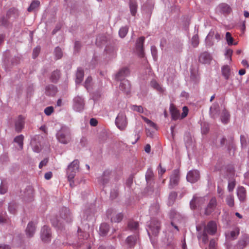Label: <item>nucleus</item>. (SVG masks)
I'll return each mask as SVG.
<instances>
[{
    "label": "nucleus",
    "mask_w": 249,
    "mask_h": 249,
    "mask_svg": "<svg viewBox=\"0 0 249 249\" xmlns=\"http://www.w3.org/2000/svg\"><path fill=\"white\" fill-rule=\"evenodd\" d=\"M57 141L61 143L67 144L71 140V133L70 129L66 127H62L56 134Z\"/></svg>",
    "instance_id": "nucleus-1"
},
{
    "label": "nucleus",
    "mask_w": 249,
    "mask_h": 249,
    "mask_svg": "<svg viewBox=\"0 0 249 249\" xmlns=\"http://www.w3.org/2000/svg\"><path fill=\"white\" fill-rule=\"evenodd\" d=\"M160 230V222L157 220H151L147 230L148 234L153 246L156 244L157 240L153 239V237H156Z\"/></svg>",
    "instance_id": "nucleus-2"
},
{
    "label": "nucleus",
    "mask_w": 249,
    "mask_h": 249,
    "mask_svg": "<svg viewBox=\"0 0 249 249\" xmlns=\"http://www.w3.org/2000/svg\"><path fill=\"white\" fill-rule=\"evenodd\" d=\"M79 167V161L77 160H74L68 167L67 175L68 179L70 182V185L72 186L73 183V178L75 173L78 171Z\"/></svg>",
    "instance_id": "nucleus-3"
},
{
    "label": "nucleus",
    "mask_w": 249,
    "mask_h": 249,
    "mask_svg": "<svg viewBox=\"0 0 249 249\" xmlns=\"http://www.w3.org/2000/svg\"><path fill=\"white\" fill-rule=\"evenodd\" d=\"M221 39L220 35L215 29H211L207 36L205 41L207 46H212L216 41L218 42Z\"/></svg>",
    "instance_id": "nucleus-4"
},
{
    "label": "nucleus",
    "mask_w": 249,
    "mask_h": 249,
    "mask_svg": "<svg viewBox=\"0 0 249 249\" xmlns=\"http://www.w3.org/2000/svg\"><path fill=\"white\" fill-rule=\"evenodd\" d=\"M115 124L117 127L121 130L125 129L127 125V121L124 112H120L117 116Z\"/></svg>",
    "instance_id": "nucleus-5"
},
{
    "label": "nucleus",
    "mask_w": 249,
    "mask_h": 249,
    "mask_svg": "<svg viewBox=\"0 0 249 249\" xmlns=\"http://www.w3.org/2000/svg\"><path fill=\"white\" fill-rule=\"evenodd\" d=\"M108 218H110L112 222L118 223L122 221L124 215L122 213H117L112 209H109L107 212Z\"/></svg>",
    "instance_id": "nucleus-6"
},
{
    "label": "nucleus",
    "mask_w": 249,
    "mask_h": 249,
    "mask_svg": "<svg viewBox=\"0 0 249 249\" xmlns=\"http://www.w3.org/2000/svg\"><path fill=\"white\" fill-rule=\"evenodd\" d=\"M41 239L44 243L49 242L51 239V229L46 226H43L41 230Z\"/></svg>",
    "instance_id": "nucleus-7"
},
{
    "label": "nucleus",
    "mask_w": 249,
    "mask_h": 249,
    "mask_svg": "<svg viewBox=\"0 0 249 249\" xmlns=\"http://www.w3.org/2000/svg\"><path fill=\"white\" fill-rule=\"evenodd\" d=\"M217 206V200L215 197H213L208 203L205 209V214L210 215L215 209Z\"/></svg>",
    "instance_id": "nucleus-8"
},
{
    "label": "nucleus",
    "mask_w": 249,
    "mask_h": 249,
    "mask_svg": "<svg viewBox=\"0 0 249 249\" xmlns=\"http://www.w3.org/2000/svg\"><path fill=\"white\" fill-rule=\"evenodd\" d=\"M187 180L191 183L196 182L200 178V175L198 171L193 170L190 171L187 175Z\"/></svg>",
    "instance_id": "nucleus-9"
},
{
    "label": "nucleus",
    "mask_w": 249,
    "mask_h": 249,
    "mask_svg": "<svg viewBox=\"0 0 249 249\" xmlns=\"http://www.w3.org/2000/svg\"><path fill=\"white\" fill-rule=\"evenodd\" d=\"M217 231V225L213 221L209 222L205 227L204 231L211 235H214Z\"/></svg>",
    "instance_id": "nucleus-10"
},
{
    "label": "nucleus",
    "mask_w": 249,
    "mask_h": 249,
    "mask_svg": "<svg viewBox=\"0 0 249 249\" xmlns=\"http://www.w3.org/2000/svg\"><path fill=\"white\" fill-rule=\"evenodd\" d=\"M129 74V69L126 68H123L119 70V71L116 74V79L122 81L125 80L124 78L128 76Z\"/></svg>",
    "instance_id": "nucleus-11"
},
{
    "label": "nucleus",
    "mask_w": 249,
    "mask_h": 249,
    "mask_svg": "<svg viewBox=\"0 0 249 249\" xmlns=\"http://www.w3.org/2000/svg\"><path fill=\"white\" fill-rule=\"evenodd\" d=\"M144 41V37H140L139 38L136 42V50L138 53L139 56L142 57L144 56L143 44Z\"/></svg>",
    "instance_id": "nucleus-12"
},
{
    "label": "nucleus",
    "mask_w": 249,
    "mask_h": 249,
    "mask_svg": "<svg viewBox=\"0 0 249 249\" xmlns=\"http://www.w3.org/2000/svg\"><path fill=\"white\" fill-rule=\"evenodd\" d=\"M120 89L126 94H128L130 92L131 86L128 80H124L121 81L120 86Z\"/></svg>",
    "instance_id": "nucleus-13"
},
{
    "label": "nucleus",
    "mask_w": 249,
    "mask_h": 249,
    "mask_svg": "<svg viewBox=\"0 0 249 249\" xmlns=\"http://www.w3.org/2000/svg\"><path fill=\"white\" fill-rule=\"evenodd\" d=\"M74 107L77 111H81L84 109V102L83 99L80 97H76L74 99Z\"/></svg>",
    "instance_id": "nucleus-14"
},
{
    "label": "nucleus",
    "mask_w": 249,
    "mask_h": 249,
    "mask_svg": "<svg viewBox=\"0 0 249 249\" xmlns=\"http://www.w3.org/2000/svg\"><path fill=\"white\" fill-rule=\"evenodd\" d=\"M25 118L21 115L18 116L15 122V129L18 132H20L24 127Z\"/></svg>",
    "instance_id": "nucleus-15"
},
{
    "label": "nucleus",
    "mask_w": 249,
    "mask_h": 249,
    "mask_svg": "<svg viewBox=\"0 0 249 249\" xmlns=\"http://www.w3.org/2000/svg\"><path fill=\"white\" fill-rule=\"evenodd\" d=\"M36 229V224L33 222H29L25 231L27 236L32 237L35 232Z\"/></svg>",
    "instance_id": "nucleus-16"
},
{
    "label": "nucleus",
    "mask_w": 249,
    "mask_h": 249,
    "mask_svg": "<svg viewBox=\"0 0 249 249\" xmlns=\"http://www.w3.org/2000/svg\"><path fill=\"white\" fill-rule=\"evenodd\" d=\"M60 215L62 218L68 222L70 221L71 219L70 210L66 207H63L61 209L60 212Z\"/></svg>",
    "instance_id": "nucleus-17"
},
{
    "label": "nucleus",
    "mask_w": 249,
    "mask_h": 249,
    "mask_svg": "<svg viewBox=\"0 0 249 249\" xmlns=\"http://www.w3.org/2000/svg\"><path fill=\"white\" fill-rule=\"evenodd\" d=\"M211 60L210 54L206 52L202 53L199 57V61L203 64H209Z\"/></svg>",
    "instance_id": "nucleus-18"
},
{
    "label": "nucleus",
    "mask_w": 249,
    "mask_h": 249,
    "mask_svg": "<svg viewBox=\"0 0 249 249\" xmlns=\"http://www.w3.org/2000/svg\"><path fill=\"white\" fill-rule=\"evenodd\" d=\"M249 242V237L247 235H244L238 241L236 247L237 249H243Z\"/></svg>",
    "instance_id": "nucleus-19"
},
{
    "label": "nucleus",
    "mask_w": 249,
    "mask_h": 249,
    "mask_svg": "<svg viewBox=\"0 0 249 249\" xmlns=\"http://www.w3.org/2000/svg\"><path fill=\"white\" fill-rule=\"evenodd\" d=\"M237 196L240 201H245L246 199V190L244 187L241 186L238 188Z\"/></svg>",
    "instance_id": "nucleus-20"
},
{
    "label": "nucleus",
    "mask_w": 249,
    "mask_h": 249,
    "mask_svg": "<svg viewBox=\"0 0 249 249\" xmlns=\"http://www.w3.org/2000/svg\"><path fill=\"white\" fill-rule=\"evenodd\" d=\"M220 12L224 14H229L232 11V9L228 4L223 3L219 5Z\"/></svg>",
    "instance_id": "nucleus-21"
},
{
    "label": "nucleus",
    "mask_w": 249,
    "mask_h": 249,
    "mask_svg": "<svg viewBox=\"0 0 249 249\" xmlns=\"http://www.w3.org/2000/svg\"><path fill=\"white\" fill-rule=\"evenodd\" d=\"M57 91V88L53 85H50L46 87V94L53 96Z\"/></svg>",
    "instance_id": "nucleus-22"
},
{
    "label": "nucleus",
    "mask_w": 249,
    "mask_h": 249,
    "mask_svg": "<svg viewBox=\"0 0 249 249\" xmlns=\"http://www.w3.org/2000/svg\"><path fill=\"white\" fill-rule=\"evenodd\" d=\"M137 4L136 0H129V8L131 14L132 16H135L137 10Z\"/></svg>",
    "instance_id": "nucleus-23"
},
{
    "label": "nucleus",
    "mask_w": 249,
    "mask_h": 249,
    "mask_svg": "<svg viewBox=\"0 0 249 249\" xmlns=\"http://www.w3.org/2000/svg\"><path fill=\"white\" fill-rule=\"evenodd\" d=\"M205 199L203 197H194L193 199L190 202V207L192 209H195L196 208V204L199 202L204 203Z\"/></svg>",
    "instance_id": "nucleus-24"
},
{
    "label": "nucleus",
    "mask_w": 249,
    "mask_h": 249,
    "mask_svg": "<svg viewBox=\"0 0 249 249\" xmlns=\"http://www.w3.org/2000/svg\"><path fill=\"white\" fill-rule=\"evenodd\" d=\"M170 110L172 119L174 120L178 119L180 115L179 111L173 106L170 107Z\"/></svg>",
    "instance_id": "nucleus-25"
},
{
    "label": "nucleus",
    "mask_w": 249,
    "mask_h": 249,
    "mask_svg": "<svg viewBox=\"0 0 249 249\" xmlns=\"http://www.w3.org/2000/svg\"><path fill=\"white\" fill-rule=\"evenodd\" d=\"M179 181V176L178 174H174L171 176L170 180V185L172 187L177 185Z\"/></svg>",
    "instance_id": "nucleus-26"
},
{
    "label": "nucleus",
    "mask_w": 249,
    "mask_h": 249,
    "mask_svg": "<svg viewBox=\"0 0 249 249\" xmlns=\"http://www.w3.org/2000/svg\"><path fill=\"white\" fill-rule=\"evenodd\" d=\"M230 118V114L226 110H224L222 112L221 120L223 123L227 124Z\"/></svg>",
    "instance_id": "nucleus-27"
},
{
    "label": "nucleus",
    "mask_w": 249,
    "mask_h": 249,
    "mask_svg": "<svg viewBox=\"0 0 249 249\" xmlns=\"http://www.w3.org/2000/svg\"><path fill=\"white\" fill-rule=\"evenodd\" d=\"M222 73L226 80L228 79L230 75V68L229 66L227 65L223 66L222 68Z\"/></svg>",
    "instance_id": "nucleus-28"
},
{
    "label": "nucleus",
    "mask_w": 249,
    "mask_h": 249,
    "mask_svg": "<svg viewBox=\"0 0 249 249\" xmlns=\"http://www.w3.org/2000/svg\"><path fill=\"white\" fill-rule=\"evenodd\" d=\"M76 78L75 82L76 83H80L83 80L84 77V71L81 69H78L76 72Z\"/></svg>",
    "instance_id": "nucleus-29"
},
{
    "label": "nucleus",
    "mask_w": 249,
    "mask_h": 249,
    "mask_svg": "<svg viewBox=\"0 0 249 249\" xmlns=\"http://www.w3.org/2000/svg\"><path fill=\"white\" fill-rule=\"evenodd\" d=\"M137 237L136 236L131 235L128 236L126 239V242L130 247H133L136 242Z\"/></svg>",
    "instance_id": "nucleus-30"
},
{
    "label": "nucleus",
    "mask_w": 249,
    "mask_h": 249,
    "mask_svg": "<svg viewBox=\"0 0 249 249\" xmlns=\"http://www.w3.org/2000/svg\"><path fill=\"white\" fill-rule=\"evenodd\" d=\"M24 136L23 135H20L16 137L14 139V142L18 143L20 148L22 149L23 146Z\"/></svg>",
    "instance_id": "nucleus-31"
},
{
    "label": "nucleus",
    "mask_w": 249,
    "mask_h": 249,
    "mask_svg": "<svg viewBox=\"0 0 249 249\" xmlns=\"http://www.w3.org/2000/svg\"><path fill=\"white\" fill-rule=\"evenodd\" d=\"M109 231V225L106 223H102L100 227V231L103 235H105Z\"/></svg>",
    "instance_id": "nucleus-32"
},
{
    "label": "nucleus",
    "mask_w": 249,
    "mask_h": 249,
    "mask_svg": "<svg viewBox=\"0 0 249 249\" xmlns=\"http://www.w3.org/2000/svg\"><path fill=\"white\" fill-rule=\"evenodd\" d=\"M60 77L59 71L56 70L53 71L51 76V80L53 82H56Z\"/></svg>",
    "instance_id": "nucleus-33"
},
{
    "label": "nucleus",
    "mask_w": 249,
    "mask_h": 249,
    "mask_svg": "<svg viewBox=\"0 0 249 249\" xmlns=\"http://www.w3.org/2000/svg\"><path fill=\"white\" fill-rule=\"evenodd\" d=\"M226 201L229 206L231 207H233L234 205L233 196L232 195L227 196L226 198Z\"/></svg>",
    "instance_id": "nucleus-34"
},
{
    "label": "nucleus",
    "mask_w": 249,
    "mask_h": 249,
    "mask_svg": "<svg viewBox=\"0 0 249 249\" xmlns=\"http://www.w3.org/2000/svg\"><path fill=\"white\" fill-rule=\"evenodd\" d=\"M40 4V2L38 0H34L30 4V6L28 8L29 12H32L37 8Z\"/></svg>",
    "instance_id": "nucleus-35"
},
{
    "label": "nucleus",
    "mask_w": 249,
    "mask_h": 249,
    "mask_svg": "<svg viewBox=\"0 0 249 249\" xmlns=\"http://www.w3.org/2000/svg\"><path fill=\"white\" fill-rule=\"evenodd\" d=\"M52 224L53 226L57 227L59 229L61 227V223L59 222L56 217H53L51 219Z\"/></svg>",
    "instance_id": "nucleus-36"
},
{
    "label": "nucleus",
    "mask_w": 249,
    "mask_h": 249,
    "mask_svg": "<svg viewBox=\"0 0 249 249\" xmlns=\"http://www.w3.org/2000/svg\"><path fill=\"white\" fill-rule=\"evenodd\" d=\"M151 86L154 88L155 89H157L158 91L160 92H163V89L161 88V87L157 82L155 80H152L151 82Z\"/></svg>",
    "instance_id": "nucleus-37"
},
{
    "label": "nucleus",
    "mask_w": 249,
    "mask_h": 249,
    "mask_svg": "<svg viewBox=\"0 0 249 249\" xmlns=\"http://www.w3.org/2000/svg\"><path fill=\"white\" fill-rule=\"evenodd\" d=\"M128 31V28L127 26L122 27L119 32V36L121 37L124 38L125 36Z\"/></svg>",
    "instance_id": "nucleus-38"
},
{
    "label": "nucleus",
    "mask_w": 249,
    "mask_h": 249,
    "mask_svg": "<svg viewBox=\"0 0 249 249\" xmlns=\"http://www.w3.org/2000/svg\"><path fill=\"white\" fill-rule=\"evenodd\" d=\"M139 223L137 222L130 221L128 224V227L131 230H136L138 229Z\"/></svg>",
    "instance_id": "nucleus-39"
},
{
    "label": "nucleus",
    "mask_w": 249,
    "mask_h": 249,
    "mask_svg": "<svg viewBox=\"0 0 249 249\" xmlns=\"http://www.w3.org/2000/svg\"><path fill=\"white\" fill-rule=\"evenodd\" d=\"M192 45L194 47H196L199 43V37L197 35H194L191 40Z\"/></svg>",
    "instance_id": "nucleus-40"
},
{
    "label": "nucleus",
    "mask_w": 249,
    "mask_h": 249,
    "mask_svg": "<svg viewBox=\"0 0 249 249\" xmlns=\"http://www.w3.org/2000/svg\"><path fill=\"white\" fill-rule=\"evenodd\" d=\"M177 196V193L175 192H172L170 193L169 196V201L170 204L174 203Z\"/></svg>",
    "instance_id": "nucleus-41"
},
{
    "label": "nucleus",
    "mask_w": 249,
    "mask_h": 249,
    "mask_svg": "<svg viewBox=\"0 0 249 249\" xmlns=\"http://www.w3.org/2000/svg\"><path fill=\"white\" fill-rule=\"evenodd\" d=\"M54 53L57 59L61 58L63 55L62 51L59 47H56L55 49Z\"/></svg>",
    "instance_id": "nucleus-42"
},
{
    "label": "nucleus",
    "mask_w": 249,
    "mask_h": 249,
    "mask_svg": "<svg viewBox=\"0 0 249 249\" xmlns=\"http://www.w3.org/2000/svg\"><path fill=\"white\" fill-rule=\"evenodd\" d=\"M143 120L149 126L157 129L156 124L154 122L145 117H143Z\"/></svg>",
    "instance_id": "nucleus-43"
},
{
    "label": "nucleus",
    "mask_w": 249,
    "mask_h": 249,
    "mask_svg": "<svg viewBox=\"0 0 249 249\" xmlns=\"http://www.w3.org/2000/svg\"><path fill=\"white\" fill-rule=\"evenodd\" d=\"M232 149H233V151L235 150V145L233 143V137L231 138V140L229 141L228 145V150L231 152L232 150Z\"/></svg>",
    "instance_id": "nucleus-44"
},
{
    "label": "nucleus",
    "mask_w": 249,
    "mask_h": 249,
    "mask_svg": "<svg viewBox=\"0 0 249 249\" xmlns=\"http://www.w3.org/2000/svg\"><path fill=\"white\" fill-rule=\"evenodd\" d=\"M226 38L227 41L229 45L232 44L233 39L229 32H227L226 34Z\"/></svg>",
    "instance_id": "nucleus-45"
},
{
    "label": "nucleus",
    "mask_w": 249,
    "mask_h": 249,
    "mask_svg": "<svg viewBox=\"0 0 249 249\" xmlns=\"http://www.w3.org/2000/svg\"><path fill=\"white\" fill-rule=\"evenodd\" d=\"M91 82H92L91 77L89 76L86 79L85 82V87L87 89H89L90 88Z\"/></svg>",
    "instance_id": "nucleus-46"
},
{
    "label": "nucleus",
    "mask_w": 249,
    "mask_h": 249,
    "mask_svg": "<svg viewBox=\"0 0 249 249\" xmlns=\"http://www.w3.org/2000/svg\"><path fill=\"white\" fill-rule=\"evenodd\" d=\"M216 242L214 239L210 240L209 248V249H216Z\"/></svg>",
    "instance_id": "nucleus-47"
},
{
    "label": "nucleus",
    "mask_w": 249,
    "mask_h": 249,
    "mask_svg": "<svg viewBox=\"0 0 249 249\" xmlns=\"http://www.w3.org/2000/svg\"><path fill=\"white\" fill-rule=\"evenodd\" d=\"M40 51V47H36L35 48L33 52V57L36 58L39 54Z\"/></svg>",
    "instance_id": "nucleus-48"
},
{
    "label": "nucleus",
    "mask_w": 249,
    "mask_h": 249,
    "mask_svg": "<svg viewBox=\"0 0 249 249\" xmlns=\"http://www.w3.org/2000/svg\"><path fill=\"white\" fill-rule=\"evenodd\" d=\"M53 111V107H47L45 110L44 112L46 115L49 116L50 115Z\"/></svg>",
    "instance_id": "nucleus-49"
},
{
    "label": "nucleus",
    "mask_w": 249,
    "mask_h": 249,
    "mask_svg": "<svg viewBox=\"0 0 249 249\" xmlns=\"http://www.w3.org/2000/svg\"><path fill=\"white\" fill-rule=\"evenodd\" d=\"M239 234V229L238 228L235 229L234 231L231 232V236L234 239Z\"/></svg>",
    "instance_id": "nucleus-50"
},
{
    "label": "nucleus",
    "mask_w": 249,
    "mask_h": 249,
    "mask_svg": "<svg viewBox=\"0 0 249 249\" xmlns=\"http://www.w3.org/2000/svg\"><path fill=\"white\" fill-rule=\"evenodd\" d=\"M132 109L133 110L136 111L140 113H142V112H143V111L142 107L141 106H138L136 105L133 106L132 107Z\"/></svg>",
    "instance_id": "nucleus-51"
},
{
    "label": "nucleus",
    "mask_w": 249,
    "mask_h": 249,
    "mask_svg": "<svg viewBox=\"0 0 249 249\" xmlns=\"http://www.w3.org/2000/svg\"><path fill=\"white\" fill-rule=\"evenodd\" d=\"M166 170L165 168H162L161 167V164H160L158 166V173L159 175L160 176V177L162 176V175L165 172Z\"/></svg>",
    "instance_id": "nucleus-52"
},
{
    "label": "nucleus",
    "mask_w": 249,
    "mask_h": 249,
    "mask_svg": "<svg viewBox=\"0 0 249 249\" xmlns=\"http://www.w3.org/2000/svg\"><path fill=\"white\" fill-rule=\"evenodd\" d=\"M153 176V173L151 170H149L146 174L145 178L147 181L150 180Z\"/></svg>",
    "instance_id": "nucleus-53"
},
{
    "label": "nucleus",
    "mask_w": 249,
    "mask_h": 249,
    "mask_svg": "<svg viewBox=\"0 0 249 249\" xmlns=\"http://www.w3.org/2000/svg\"><path fill=\"white\" fill-rule=\"evenodd\" d=\"M183 112L181 114V118H185L188 114V109L187 107H184L182 108Z\"/></svg>",
    "instance_id": "nucleus-54"
},
{
    "label": "nucleus",
    "mask_w": 249,
    "mask_h": 249,
    "mask_svg": "<svg viewBox=\"0 0 249 249\" xmlns=\"http://www.w3.org/2000/svg\"><path fill=\"white\" fill-rule=\"evenodd\" d=\"M202 240L204 244H206L208 241V236L207 233L205 231H203L202 234Z\"/></svg>",
    "instance_id": "nucleus-55"
},
{
    "label": "nucleus",
    "mask_w": 249,
    "mask_h": 249,
    "mask_svg": "<svg viewBox=\"0 0 249 249\" xmlns=\"http://www.w3.org/2000/svg\"><path fill=\"white\" fill-rule=\"evenodd\" d=\"M7 191V188L4 186L3 182H2L0 185V193L1 194H4Z\"/></svg>",
    "instance_id": "nucleus-56"
},
{
    "label": "nucleus",
    "mask_w": 249,
    "mask_h": 249,
    "mask_svg": "<svg viewBox=\"0 0 249 249\" xmlns=\"http://www.w3.org/2000/svg\"><path fill=\"white\" fill-rule=\"evenodd\" d=\"M48 159H44L43 160H42L39 164V168L40 169H41L44 166L46 165L47 164V163H48Z\"/></svg>",
    "instance_id": "nucleus-57"
},
{
    "label": "nucleus",
    "mask_w": 249,
    "mask_h": 249,
    "mask_svg": "<svg viewBox=\"0 0 249 249\" xmlns=\"http://www.w3.org/2000/svg\"><path fill=\"white\" fill-rule=\"evenodd\" d=\"M232 50L230 49H227L226 52L225 54L227 56L229 57V59L230 60H231V55L232 54Z\"/></svg>",
    "instance_id": "nucleus-58"
},
{
    "label": "nucleus",
    "mask_w": 249,
    "mask_h": 249,
    "mask_svg": "<svg viewBox=\"0 0 249 249\" xmlns=\"http://www.w3.org/2000/svg\"><path fill=\"white\" fill-rule=\"evenodd\" d=\"M89 123L91 126H95L97 125L98 121H97V120L96 119L91 118L90 120Z\"/></svg>",
    "instance_id": "nucleus-59"
},
{
    "label": "nucleus",
    "mask_w": 249,
    "mask_h": 249,
    "mask_svg": "<svg viewBox=\"0 0 249 249\" xmlns=\"http://www.w3.org/2000/svg\"><path fill=\"white\" fill-rule=\"evenodd\" d=\"M53 174L51 172H49L45 174L44 178L46 179L49 180L52 177Z\"/></svg>",
    "instance_id": "nucleus-60"
},
{
    "label": "nucleus",
    "mask_w": 249,
    "mask_h": 249,
    "mask_svg": "<svg viewBox=\"0 0 249 249\" xmlns=\"http://www.w3.org/2000/svg\"><path fill=\"white\" fill-rule=\"evenodd\" d=\"M235 187L234 182H230L228 184V190L229 191H232Z\"/></svg>",
    "instance_id": "nucleus-61"
},
{
    "label": "nucleus",
    "mask_w": 249,
    "mask_h": 249,
    "mask_svg": "<svg viewBox=\"0 0 249 249\" xmlns=\"http://www.w3.org/2000/svg\"><path fill=\"white\" fill-rule=\"evenodd\" d=\"M240 141H241V143L242 145V146H246V138L245 136L241 135L240 137Z\"/></svg>",
    "instance_id": "nucleus-62"
},
{
    "label": "nucleus",
    "mask_w": 249,
    "mask_h": 249,
    "mask_svg": "<svg viewBox=\"0 0 249 249\" xmlns=\"http://www.w3.org/2000/svg\"><path fill=\"white\" fill-rule=\"evenodd\" d=\"M7 23V19L4 18H2L0 19V25L6 26Z\"/></svg>",
    "instance_id": "nucleus-63"
},
{
    "label": "nucleus",
    "mask_w": 249,
    "mask_h": 249,
    "mask_svg": "<svg viewBox=\"0 0 249 249\" xmlns=\"http://www.w3.org/2000/svg\"><path fill=\"white\" fill-rule=\"evenodd\" d=\"M150 150H151L150 145L149 144H146L144 148L145 151L146 153H149L150 152Z\"/></svg>",
    "instance_id": "nucleus-64"
}]
</instances>
